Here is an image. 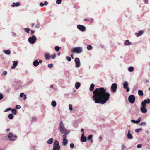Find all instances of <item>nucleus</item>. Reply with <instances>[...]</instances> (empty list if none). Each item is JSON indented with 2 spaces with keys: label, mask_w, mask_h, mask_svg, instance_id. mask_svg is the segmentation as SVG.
<instances>
[{
  "label": "nucleus",
  "mask_w": 150,
  "mask_h": 150,
  "mask_svg": "<svg viewBox=\"0 0 150 150\" xmlns=\"http://www.w3.org/2000/svg\"><path fill=\"white\" fill-rule=\"evenodd\" d=\"M93 98L95 103L103 104L109 100L110 94L103 87L96 89L93 92Z\"/></svg>",
  "instance_id": "obj_1"
},
{
  "label": "nucleus",
  "mask_w": 150,
  "mask_h": 150,
  "mask_svg": "<svg viewBox=\"0 0 150 150\" xmlns=\"http://www.w3.org/2000/svg\"><path fill=\"white\" fill-rule=\"evenodd\" d=\"M58 129L61 133L62 134H64L68 135L70 132V130L66 129L64 123L62 121L60 122Z\"/></svg>",
  "instance_id": "obj_2"
},
{
  "label": "nucleus",
  "mask_w": 150,
  "mask_h": 150,
  "mask_svg": "<svg viewBox=\"0 0 150 150\" xmlns=\"http://www.w3.org/2000/svg\"><path fill=\"white\" fill-rule=\"evenodd\" d=\"M82 50L83 48L82 47H78L73 48L71 50V51L72 53H76L79 54L82 52Z\"/></svg>",
  "instance_id": "obj_3"
},
{
  "label": "nucleus",
  "mask_w": 150,
  "mask_h": 150,
  "mask_svg": "<svg viewBox=\"0 0 150 150\" xmlns=\"http://www.w3.org/2000/svg\"><path fill=\"white\" fill-rule=\"evenodd\" d=\"M60 148L59 142L57 140L55 141L53 144V150H60Z\"/></svg>",
  "instance_id": "obj_4"
},
{
  "label": "nucleus",
  "mask_w": 150,
  "mask_h": 150,
  "mask_svg": "<svg viewBox=\"0 0 150 150\" xmlns=\"http://www.w3.org/2000/svg\"><path fill=\"white\" fill-rule=\"evenodd\" d=\"M37 38L36 37L35 35H33L31 37H30L28 38V40L30 44H34V43L36 40Z\"/></svg>",
  "instance_id": "obj_5"
},
{
  "label": "nucleus",
  "mask_w": 150,
  "mask_h": 150,
  "mask_svg": "<svg viewBox=\"0 0 150 150\" xmlns=\"http://www.w3.org/2000/svg\"><path fill=\"white\" fill-rule=\"evenodd\" d=\"M67 135L64 134L62 136L63 139L62 144L64 146H67L68 142V140L66 139Z\"/></svg>",
  "instance_id": "obj_6"
},
{
  "label": "nucleus",
  "mask_w": 150,
  "mask_h": 150,
  "mask_svg": "<svg viewBox=\"0 0 150 150\" xmlns=\"http://www.w3.org/2000/svg\"><path fill=\"white\" fill-rule=\"evenodd\" d=\"M135 98L134 95H131L129 96L128 97V100L131 103H134L135 102Z\"/></svg>",
  "instance_id": "obj_7"
},
{
  "label": "nucleus",
  "mask_w": 150,
  "mask_h": 150,
  "mask_svg": "<svg viewBox=\"0 0 150 150\" xmlns=\"http://www.w3.org/2000/svg\"><path fill=\"white\" fill-rule=\"evenodd\" d=\"M8 137L10 140L14 141L17 139V137L16 135H13V134L10 133L8 135Z\"/></svg>",
  "instance_id": "obj_8"
},
{
  "label": "nucleus",
  "mask_w": 150,
  "mask_h": 150,
  "mask_svg": "<svg viewBox=\"0 0 150 150\" xmlns=\"http://www.w3.org/2000/svg\"><path fill=\"white\" fill-rule=\"evenodd\" d=\"M128 83L127 81H125L123 83V88L126 89L127 92H129L130 91L129 88L128 86Z\"/></svg>",
  "instance_id": "obj_9"
},
{
  "label": "nucleus",
  "mask_w": 150,
  "mask_h": 150,
  "mask_svg": "<svg viewBox=\"0 0 150 150\" xmlns=\"http://www.w3.org/2000/svg\"><path fill=\"white\" fill-rule=\"evenodd\" d=\"M117 89V85L116 83L112 84L111 86V90L113 92H115Z\"/></svg>",
  "instance_id": "obj_10"
},
{
  "label": "nucleus",
  "mask_w": 150,
  "mask_h": 150,
  "mask_svg": "<svg viewBox=\"0 0 150 150\" xmlns=\"http://www.w3.org/2000/svg\"><path fill=\"white\" fill-rule=\"evenodd\" d=\"M75 62L76 63V67L77 68L81 66L79 59L77 57L75 59Z\"/></svg>",
  "instance_id": "obj_11"
},
{
  "label": "nucleus",
  "mask_w": 150,
  "mask_h": 150,
  "mask_svg": "<svg viewBox=\"0 0 150 150\" xmlns=\"http://www.w3.org/2000/svg\"><path fill=\"white\" fill-rule=\"evenodd\" d=\"M77 28L81 31L84 32L86 30L85 27L82 25H79L77 26Z\"/></svg>",
  "instance_id": "obj_12"
},
{
  "label": "nucleus",
  "mask_w": 150,
  "mask_h": 150,
  "mask_svg": "<svg viewBox=\"0 0 150 150\" xmlns=\"http://www.w3.org/2000/svg\"><path fill=\"white\" fill-rule=\"evenodd\" d=\"M130 132L131 130H129L128 131V133L127 135V137L128 139L131 140L133 139V137L132 135L131 134Z\"/></svg>",
  "instance_id": "obj_13"
},
{
  "label": "nucleus",
  "mask_w": 150,
  "mask_h": 150,
  "mask_svg": "<svg viewBox=\"0 0 150 150\" xmlns=\"http://www.w3.org/2000/svg\"><path fill=\"white\" fill-rule=\"evenodd\" d=\"M81 140L82 142H83L86 141V138L84 135V132L83 133L81 137Z\"/></svg>",
  "instance_id": "obj_14"
},
{
  "label": "nucleus",
  "mask_w": 150,
  "mask_h": 150,
  "mask_svg": "<svg viewBox=\"0 0 150 150\" xmlns=\"http://www.w3.org/2000/svg\"><path fill=\"white\" fill-rule=\"evenodd\" d=\"M140 110L142 113H146L147 111L146 107H141Z\"/></svg>",
  "instance_id": "obj_15"
},
{
  "label": "nucleus",
  "mask_w": 150,
  "mask_h": 150,
  "mask_svg": "<svg viewBox=\"0 0 150 150\" xmlns=\"http://www.w3.org/2000/svg\"><path fill=\"white\" fill-rule=\"evenodd\" d=\"M12 62L13 63V66L11 67L12 69L15 68L18 65V61H13Z\"/></svg>",
  "instance_id": "obj_16"
},
{
  "label": "nucleus",
  "mask_w": 150,
  "mask_h": 150,
  "mask_svg": "<svg viewBox=\"0 0 150 150\" xmlns=\"http://www.w3.org/2000/svg\"><path fill=\"white\" fill-rule=\"evenodd\" d=\"M144 32V31L141 30L139 31L138 33H136L135 34L137 37H138L141 36L142 35V34Z\"/></svg>",
  "instance_id": "obj_17"
},
{
  "label": "nucleus",
  "mask_w": 150,
  "mask_h": 150,
  "mask_svg": "<svg viewBox=\"0 0 150 150\" xmlns=\"http://www.w3.org/2000/svg\"><path fill=\"white\" fill-rule=\"evenodd\" d=\"M20 3L19 2L13 3L11 5V6L12 7H18L20 5Z\"/></svg>",
  "instance_id": "obj_18"
},
{
  "label": "nucleus",
  "mask_w": 150,
  "mask_h": 150,
  "mask_svg": "<svg viewBox=\"0 0 150 150\" xmlns=\"http://www.w3.org/2000/svg\"><path fill=\"white\" fill-rule=\"evenodd\" d=\"M33 65L35 67H37L39 65V63L37 60H35L33 63Z\"/></svg>",
  "instance_id": "obj_19"
},
{
  "label": "nucleus",
  "mask_w": 150,
  "mask_h": 150,
  "mask_svg": "<svg viewBox=\"0 0 150 150\" xmlns=\"http://www.w3.org/2000/svg\"><path fill=\"white\" fill-rule=\"evenodd\" d=\"M124 44L125 45H132L131 42H129V40H126L124 42Z\"/></svg>",
  "instance_id": "obj_20"
},
{
  "label": "nucleus",
  "mask_w": 150,
  "mask_h": 150,
  "mask_svg": "<svg viewBox=\"0 0 150 150\" xmlns=\"http://www.w3.org/2000/svg\"><path fill=\"white\" fill-rule=\"evenodd\" d=\"M3 51L6 55H9L11 53V51L9 50H4Z\"/></svg>",
  "instance_id": "obj_21"
},
{
  "label": "nucleus",
  "mask_w": 150,
  "mask_h": 150,
  "mask_svg": "<svg viewBox=\"0 0 150 150\" xmlns=\"http://www.w3.org/2000/svg\"><path fill=\"white\" fill-rule=\"evenodd\" d=\"M95 87V85L94 84H91L90 85V90L91 91H93L94 89V87Z\"/></svg>",
  "instance_id": "obj_22"
},
{
  "label": "nucleus",
  "mask_w": 150,
  "mask_h": 150,
  "mask_svg": "<svg viewBox=\"0 0 150 150\" xmlns=\"http://www.w3.org/2000/svg\"><path fill=\"white\" fill-rule=\"evenodd\" d=\"M54 141V140L53 138L50 139L47 141V143L49 144H52Z\"/></svg>",
  "instance_id": "obj_23"
},
{
  "label": "nucleus",
  "mask_w": 150,
  "mask_h": 150,
  "mask_svg": "<svg viewBox=\"0 0 150 150\" xmlns=\"http://www.w3.org/2000/svg\"><path fill=\"white\" fill-rule=\"evenodd\" d=\"M81 86L80 83L79 82H76L75 84V88L76 89H78Z\"/></svg>",
  "instance_id": "obj_24"
},
{
  "label": "nucleus",
  "mask_w": 150,
  "mask_h": 150,
  "mask_svg": "<svg viewBox=\"0 0 150 150\" xmlns=\"http://www.w3.org/2000/svg\"><path fill=\"white\" fill-rule=\"evenodd\" d=\"M138 93L140 96H142L143 95V91L141 90H139L138 91Z\"/></svg>",
  "instance_id": "obj_25"
},
{
  "label": "nucleus",
  "mask_w": 150,
  "mask_h": 150,
  "mask_svg": "<svg viewBox=\"0 0 150 150\" xmlns=\"http://www.w3.org/2000/svg\"><path fill=\"white\" fill-rule=\"evenodd\" d=\"M51 105L53 107H55L57 105L56 102L55 101H53L51 103Z\"/></svg>",
  "instance_id": "obj_26"
},
{
  "label": "nucleus",
  "mask_w": 150,
  "mask_h": 150,
  "mask_svg": "<svg viewBox=\"0 0 150 150\" xmlns=\"http://www.w3.org/2000/svg\"><path fill=\"white\" fill-rule=\"evenodd\" d=\"M128 70L130 72H132L134 70V68L133 67H129Z\"/></svg>",
  "instance_id": "obj_27"
},
{
  "label": "nucleus",
  "mask_w": 150,
  "mask_h": 150,
  "mask_svg": "<svg viewBox=\"0 0 150 150\" xmlns=\"http://www.w3.org/2000/svg\"><path fill=\"white\" fill-rule=\"evenodd\" d=\"M23 30L25 32H26L28 33H29V31L31 30L28 28H24Z\"/></svg>",
  "instance_id": "obj_28"
},
{
  "label": "nucleus",
  "mask_w": 150,
  "mask_h": 150,
  "mask_svg": "<svg viewBox=\"0 0 150 150\" xmlns=\"http://www.w3.org/2000/svg\"><path fill=\"white\" fill-rule=\"evenodd\" d=\"M45 57L46 59H48L50 57V55L48 53H46L45 54Z\"/></svg>",
  "instance_id": "obj_29"
},
{
  "label": "nucleus",
  "mask_w": 150,
  "mask_h": 150,
  "mask_svg": "<svg viewBox=\"0 0 150 150\" xmlns=\"http://www.w3.org/2000/svg\"><path fill=\"white\" fill-rule=\"evenodd\" d=\"M8 118L11 120L14 117V116L13 114H10L8 115Z\"/></svg>",
  "instance_id": "obj_30"
},
{
  "label": "nucleus",
  "mask_w": 150,
  "mask_h": 150,
  "mask_svg": "<svg viewBox=\"0 0 150 150\" xmlns=\"http://www.w3.org/2000/svg\"><path fill=\"white\" fill-rule=\"evenodd\" d=\"M141 105H142L141 107H146V103H145L144 100L142 102Z\"/></svg>",
  "instance_id": "obj_31"
},
{
  "label": "nucleus",
  "mask_w": 150,
  "mask_h": 150,
  "mask_svg": "<svg viewBox=\"0 0 150 150\" xmlns=\"http://www.w3.org/2000/svg\"><path fill=\"white\" fill-rule=\"evenodd\" d=\"M11 110L12 113L13 114H14V115H16V114L17 111H16V109H11Z\"/></svg>",
  "instance_id": "obj_32"
},
{
  "label": "nucleus",
  "mask_w": 150,
  "mask_h": 150,
  "mask_svg": "<svg viewBox=\"0 0 150 150\" xmlns=\"http://www.w3.org/2000/svg\"><path fill=\"white\" fill-rule=\"evenodd\" d=\"M92 46L90 45H88L87 46V48L88 50H90L92 49Z\"/></svg>",
  "instance_id": "obj_33"
},
{
  "label": "nucleus",
  "mask_w": 150,
  "mask_h": 150,
  "mask_svg": "<svg viewBox=\"0 0 150 150\" xmlns=\"http://www.w3.org/2000/svg\"><path fill=\"white\" fill-rule=\"evenodd\" d=\"M144 101L145 103H146V104L150 103V99H148L146 100H144Z\"/></svg>",
  "instance_id": "obj_34"
},
{
  "label": "nucleus",
  "mask_w": 150,
  "mask_h": 150,
  "mask_svg": "<svg viewBox=\"0 0 150 150\" xmlns=\"http://www.w3.org/2000/svg\"><path fill=\"white\" fill-rule=\"evenodd\" d=\"M92 137V135H90L88 137L87 139L88 140H91V142H92L93 140H92L91 139Z\"/></svg>",
  "instance_id": "obj_35"
},
{
  "label": "nucleus",
  "mask_w": 150,
  "mask_h": 150,
  "mask_svg": "<svg viewBox=\"0 0 150 150\" xmlns=\"http://www.w3.org/2000/svg\"><path fill=\"white\" fill-rule=\"evenodd\" d=\"M61 49V47L58 46H56L55 47V50L56 51H58L60 49Z\"/></svg>",
  "instance_id": "obj_36"
},
{
  "label": "nucleus",
  "mask_w": 150,
  "mask_h": 150,
  "mask_svg": "<svg viewBox=\"0 0 150 150\" xmlns=\"http://www.w3.org/2000/svg\"><path fill=\"white\" fill-rule=\"evenodd\" d=\"M66 59L68 61H70L71 60V58L69 57L66 56Z\"/></svg>",
  "instance_id": "obj_37"
},
{
  "label": "nucleus",
  "mask_w": 150,
  "mask_h": 150,
  "mask_svg": "<svg viewBox=\"0 0 150 150\" xmlns=\"http://www.w3.org/2000/svg\"><path fill=\"white\" fill-rule=\"evenodd\" d=\"M69 108L71 111H72L73 110L72 106L71 104H69Z\"/></svg>",
  "instance_id": "obj_38"
},
{
  "label": "nucleus",
  "mask_w": 150,
  "mask_h": 150,
  "mask_svg": "<svg viewBox=\"0 0 150 150\" xmlns=\"http://www.w3.org/2000/svg\"><path fill=\"white\" fill-rule=\"evenodd\" d=\"M56 2L57 4H60L61 3V0H57Z\"/></svg>",
  "instance_id": "obj_39"
},
{
  "label": "nucleus",
  "mask_w": 150,
  "mask_h": 150,
  "mask_svg": "<svg viewBox=\"0 0 150 150\" xmlns=\"http://www.w3.org/2000/svg\"><path fill=\"white\" fill-rule=\"evenodd\" d=\"M146 123L145 122H142L140 124V125H146Z\"/></svg>",
  "instance_id": "obj_40"
},
{
  "label": "nucleus",
  "mask_w": 150,
  "mask_h": 150,
  "mask_svg": "<svg viewBox=\"0 0 150 150\" xmlns=\"http://www.w3.org/2000/svg\"><path fill=\"white\" fill-rule=\"evenodd\" d=\"M70 148L72 149L74 148V144L73 143L70 144Z\"/></svg>",
  "instance_id": "obj_41"
},
{
  "label": "nucleus",
  "mask_w": 150,
  "mask_h": 150,
  "mask_svg": "<svg viewBox=\"0 0 150 150\" xmlns=\"http://www.w3.org/2000/svg\"><path fill=\"white\" fill-rule=\"evenodd\" d=\"M11 108H7V109H6L4 111V112H7L11 110Z\"/></svg>",
  "instance_id": "obj_42"
},
{
  "label": "nucleus",
  "mask_w": 150,
  "mask_h": 150,
  "mask_svg": "<svg viewBox=\"0 0 150 150\" xmlns=\"http://www.w3.org/2000/svg\"><path fill=\"white\" fill-rule=\"evenodd\" d=\"M56 57V54L54 53L53 55L51 56V58L52 59H54Z\"/></svg>",
  "instance_id": "obj_43"
},
{
  "label": "nucleus",
  "mask_w": 150,
  "mask_h": 150,
  "mask_svg": "<svg viewBox=\"0 0 150 150\" xmlns=\"http://www.w3.org/2000/svg\"><path fill=\"white\" fill-rule=\"evenodd\" d=\"M121 148L122 149V150H124V149H125V148H126V146L122 144L121 145Z\"/></svg>",
  "instance_id": "obj_44"
},
{
  "label": "nucleus",
  "mask_w": 150,
  "mask_h": 150,
  "mask_svg": "<svg viewBox=\"0 0 150 150\" xmlns=\"http://www.w3.org/2000/svg\"><path fill=\"white\" fill-rule=\"evenodd\" d=\"M131 121L132 122H133L134 123H136V124H138V122H137V121L136 120H134V119H132L131 120Z\"/></svg>",
  "instance_id": "obj_45"
},
{
  "label": "nucleus",
  "mask_w": 150,
  "mask_h": 150,
  "mask_svg": "<svg viewBox=\"0 0 150 150\" xmlns=\"http://www.w3.org/2000/svg\"><path fill=\"white\" fill-rule=\"evenodd\" d=\"M11 33L12 35L14 37H16V34L14 32H12Z\"/></svg>",
  "instance_id": "obj_46"
},
{
  "label": "nucleus",
  "mask_w": 150,
  "mask_h": 150,
  "mask_svg": "<svg viewBox=\"0 0 150 150\" xmlns=\"http://www.w3.org/2000/svg\"><path fill=\"white\" fill-rule=\"evenodd\" d=\"M53 64H50L48 65V67L49 68H52L53 66Z\"/></svg>",
  "instance_id": "obj_47"
},
{
  "label": "nucleus",
  "mask_w": 150,
  "mask_h": 150,
  "mask_svg": "<svg viewBox=\"0 0 150 150\" xmlns=\"http://www.w3.org/2000/svg\"><path fill=\"white\" fill-rule=\"evenodd\" d=\"M4 98L3 95L1 93H0V100Z\"/></svg>",
  "instance_id": "obj_48"
},
{
  "label": "nucleus",
  "mask_w": 150,
  "mask_h": 150,
  "mask_svg": "<svg viewBox=\"0 0 150 150\" xmlns=\"http://www.w3.org/2000/svg\"><path fill=\"white\" fill-rule=\"evenodd\" d=\"M15 108L17 109H19L20 108L21 106L19 105H17L16 106Z\"/></svg>",
  "instance_id": "obj_49"
},
{
  "label": "nucleus",
  "mask_w": 150,
  "mask_h": 150,
  "mask_svg": "<svg viewBox=\"0 0 150 150\" xmlns=\"http://www.w3.org/2000/svg\"><path fill=\"white\" fill-rule=\"evenodd\" d=\"M40 27V24H37L35 26V28H39Z\"/></svg>",
  "instance_id": "obj_50"
},
{
  "label": "nucleus",
  "mask_w": 150,
  "mask_h": 150,
  "mask_svg": "<svg viewBox=\"0 0 150 150\" xmlns=\"http://www.w3.org/2000/svg\"><path fill=\"white\" fill-rule=\"evenodd\" d=\"M141 117H139L138 118L137 120V122H138V123H139L140 121H141Z\"/></svg>",
  "instance_id": "obj_51"
},
{
  "label": "nucleus",
  "mask_w": 150,
  "mask_h": 150,
  "mask_svg": "<svg viewBox=\"0 0 150 150\" xmlns=\"http://www.w3.org/2000/svg\"><path fill=\"white\" fill-rule=\"evenodd\" d=\"M24 95H24L23 93H21L20 95V97L21 98H22L23 97V96H24Z\"/></svg>",
  "instance_id": "obj_52"
},
{
  "label": "nucleus",
  "mask_w": 150,
  "mask_h": 150,
  "mask_svg": "<svg viewBox=\"0 0 150 150\" xmlns=\"http://www.w3.org/2000/svg\"><path fill=\"white\" fill-rule=\"evenodd\" d=\"M36 118L35 117H32V121H36Z\"/></svg>",
  "instance_id": "obj_53"
},
{
  "label": "nucleus",
  "mask_w": 150,
  "mask_h": 150,
  "mask_svg": "<svg viewBox=\"0 0 150 150\" xmlns=\"http://www.w3.org/2000/svg\"><path fill=\"white\" fill-rule=\"evenodd\" d=\"M142 130L141 129H135V131L136 132H137V133H138L139 131V130Z\"/></svg>",
  "instance_id": "obj_54"
},
{
  "label": "nucleus",
  "mask_w": 150,
  "mask_h": 150,
  "mask_svg": "<svg viewBox=\"0 0 150 150\" xmlns=\"http://www.w3.org/2000/svg\"><path fill=\"white\" fill-rule=\"evenodd\" d=\"M7 74V72L6 71H4L3 72L2 74L4 75H6Z\"/></svg>",
  "instance_id": "obj_55"
},
{
  "label": "nucleus",
  "mask_w": 150,
  "mask_h": 150,
  "mask_svg": "<svg viewBox=\"0 0 150 150\" xmlns=\"http://www.w3.org/2000/svg\"><path fill=\"white\" fill-rule=\"evenodd\" d=\"M142 146V145L141 144H138L137 145V147L138 148H140Z\"/></svg>",
  "instance_id": "obj_56"
},
{
  "label": "nucleus",
  "mask_w": 150,
  "mask_h": 150,
  "mask_svg": "<svg viewBox=\"0 0 150 150\" xmlns=\"http://www.w3.org/2000/svg\"><path fill=\"white\" fill-rule=\"evenodd\" d=\"M39 5H40V7H42L44 6V4H43L42 3H40Z\"/></svg>",
  "instance_id": "obj_57"
},
{
  "label": "nucleus",
  "mask_w": 150,
  "mask_h": 150,
  "mask_svg": "<svg viewBox=\"0 0 150 150\" xmlns=\"http://www.w3.org/2000/svg\"><path fill=\"white\" fill-rule=\"evenodd\" d=\"M148 1V0H144V2L145 4H147Z\"/></svg>",
  "instance_id": "obj_58"
},
{
  "label": "nucleus",
  "mask_w": 150,
  "mask_h": 150,
  "mask_svg": "<svg viewBox=\"0 0 150 150\" xmlns=\"http://www.w3.org/2000/svg\"><path fill=\"white\" fill-rule=\"evenodd\" d=\"M93 21L94 20L93 18H91V19L90 20V21L91 23H92V22H93Z\"/></svg>",
  "instance_id": "obj_59"
},
{
  "label": "nucleus",
  "mask_w": 150,
  "mask_h": 150,
  "mask_svg": "<svg viewBox=\"0 0 150 150\" xmlns=\"http://www.w3.org/2000/svg\"><path fill=\"white\" fill-rule=\"evenodd\" d=\"M30 31H31V34H33L34 33V32H35L34 31H33V30H31Z\"/></svg>",
  "instance_id": "obj_60"
},
{
  "label": "nucleus",
  "mask_w": 150,
  "mask_h": 150,
  "mask_svg": "<svg viewBox=\"0 0 150 150\" xmlns=\"http://www.w3.org/2000/svg\"><path fill=\"white\" fill-rule=\"evenodd\" d=\"M27 98L26 95H25L24 96V100H25Z\"/></svg>",
  "instance_id": "obj_61"
},
{
  "label": "nucleus",
  "mask_w": 150,
  "mask_h": 150,
  "mask_svg": "<svg viewBox=\"0 0 150 150\" xmlns=\"http://www.w3.org/2000/svg\"><path fill=\"white\" fill-rule=\"evenodd\" d=\"M39 63H41L42 62V61L41 60H39Z\"/></svg>",
  "instance_id": "obj_62"
},
{
  "label": "nucleus",
  "mask_w": 150,
  "mask_h": 150,
  "mask_svg": "<svg viewBox=\"0 0 150 150\" xmlns=\"http://www.w3.org/2000/svg\"><path fill=\"white\" fill-rule=\"evenodd\" d=\"M47 4H48V3H47V2H46V1H45V2L44 5V4H45V5H47Z\"/></svg>",
  "instance_id": "obj_63"
},
{
  "label": "nucleus",
  "mask_w": 150,
  "mask_h": 150,
  "mask_svg": "<svg viewBox=\"0 0 150 150\" xmlns=\"http://www.w3.org/2000/svg\"><path fill=\"white\" fill-rule=\"evenodd\" d=\"M81 131L82 132H83L84 131V129L83 128H81Z\"/></svg>",
  "instance_id": "obj_64"
}]
</instances>
